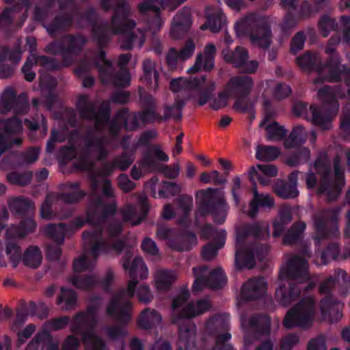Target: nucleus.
Here are the masks:
<instances>
[{
	"label": "nucleus",
	"mask_w": 350,
	"mask_h": 350,
	"mask_svg": "<svg viewBox=\"0 0 350 350\" xmlns=\"http://www.w3.org/2000/svg\"><path fill=\"white\" fill-rule=\"evenodd\" d=\"M317 305L312 297L301 299L286 313L284 319V325L287 329L299 327L308 329L315 320Z\"/></svg>",
	"instance_id": "obj_12"
},
{
	"label": "nucleus",
	"mask_w": 350,
	"mask_h": 350,
	"mask_svg": "<svg viewBox=\"0 0 350 350\" xmlns=\"http://www.w3.org/2000/svg\"><path fill=\"white\" fill-rule=\"evenodd\" d=\"M221 53L226 62L232 64L234 68L241 70L243 72L253 73L258 67V62L248 61V51L244 47L237 46L233 51L228 49H224Z\"/></svg>",
	"instance_id": "obj_21"
},
{
	"label": "nucleus",
	"mask_w": 350,
	"mask_h": 350,
	"mask_svg": "<svg viewBox=\"0 0 350 350\" xmlns=\"http://www.w3.org/2000/svg\"><path fill=\"white\" fill-rule=\"evenodd\" d=\"M189 297L188 291H183L173 300V323H178L181 319L192 318L200 315L211 308V305L208 300L201 299L194 303L189 301Z\"/></svg>",
	"instance_id": "obj_13"
},
{
	"label": "nucleus",
	"mask_w": 350,
	"mask_h": 350,
	"mask_svg": "<svg viewBox=\"0 0 350 350\" xmlns=\"http://www.w3.org/2000/svg\"><path fill=\"white\" fill-rule=\"evenodd\" d=\"M77 299L76 293L73 290L61 288V293L57 299V304L60 306L63 310H70L75 307Z\"/></svg>",
	"instance_id": "obj_47"
},
{
	"label": "nucleus",
	"mask_w": 350,
	"mask_h": 350,
	"mask_svg": "<svg viewBox=\"0 0 350 350\" xmlns=\"http://www.w3.org/2000/svg\"><path fill=\"white\" fill-rule=\"evenodd\" d=\"M338 215L336 210H327L316 214L314 217V225L317 232L315 241L319 244L320 240L327 235L326 225L329 219L335 221Z\"/></svg>",
	"instance_id": "obj_35"
},
{
	"label": "nucleus",
	"mask_w": 350,
	"mask_h": 350,
	"mask_svg": "<svg viewBox=\"0 0 350 350\" xmlns=\"http://www.w3.org/2000/svg\"><path fill=\"white\" fill-rule=\"evenodd\" d=\"M139 92L140 102L145 108L141 113H139L142 122L144 124L162 122V116L155 111V101L153 97L142 88H139Z\"/></svg>",
	"instance_id": "obj_27"
},
{
	"label": "nucleus",
	"mask_w": 350,
	"mask_h": 350,
	"mask_svg": "<svg viewBox=\"0 0 350 350\" xmlns=\"http://www.w3.org/2000/svg\"><path fill=\"white\" fill-rule=\"evenodd\" d=\"M273 191L277 196L284 199L295 198L299 195V191L297 188L293 189L286 181L278 179L273 186Z\"/></svg>",
	"instance_id": "obj_49"
},
{
	"label": "nucleus",
	"mask_w": 350,
	"mask_h": 350,
	"mask_svg": "<svg viewBox=\"0 0 350 350\" xmlns=\"http://www.w3.org/2000/svg\"><path fill=\"white\" fill-rule=\"evenodd\" d=\"M345 93L338 85L324 86L317 92L318 98L323 103L322 107L311 105L310 111L311 116L307 113V104L297 103L294 105L293 110L297 116H301L319 126L323 129H329L332 126V120L339 109V103L337 98L345 97Z\"/></svg>",
	"instance_id": "obj_4"
},
{
	"label": "nucleus",
	"mask_w": 350,
	"mask_h": 350,
	"mask_svg": "<svg viewBox=\"0 0 350 350\" xmlns=\"http://www.w3.org/2000/svg\"><path fill=\"white\" fill-rule=\"evenodd\" d=\"M241 325L245 332H260L268 335L270 332V319L266 315L253 316L247 319L241 317Z\"/></svg>",
	"instance_id": "obj_31"
},
{
	"label": "nucleus",
	"mask_w": 350,
	"mask_h": 350,
	"mask_svg": "<svg viewBox=\"0 0 350 350\" xmlns=\"http://www.w3.org/2000/svg\"><path fill=\"white\" fill-rule=\"evenodd\" d=\"M101 304L100 299H92L87 310L77 314L70 325L71 332L81 334L86 350H107L102 339L94 332L97 311Z\"/></svg>",
	"instance_id": "obj_9"
},
{
	"label": "nucleus",
	"mask_w": 350,
	"mask_h": 350,
	"mask_svg": "<svg viewBox=\"0 0 350 350\" xmlns=\"http://www.w3.org/2000/svg\"><path fill=\"white\" fill-rule=\"evenodd\" d=\"M85 43V39L81 36H65L62 43L55 42L49 44L47 48L53 54L61 53L63 64L65 66H70Z\"/></svg>",
	"instance_id": "obj_19"
},
{
	"label": "nucleus",
	"mask_w": 350,
	"mask_h": 350,
	"mask_svg": "<svg viewBox=\"0 0 350 350\" xmlns=\"http://www.w3.org/2000/svg\"><path fill=\"white\" fill-rule=\"evenodd\" d=\"M145 40L144 31L138 29L137 32L124 36L121 40L120 47L124 50H131L133 47L141 48Z\"/></svg>",
	"instance_id": "obj_53"
},
{
	"label": "nucleus",
	"mask_w": 350,
	"mask_h": 350,
	"mask_svg": "<svg viewBox=\"0 0 350 350\" xmlns=\"http://www.w3.org/2000/svg\"><path fill=\"white\" fill-rule=\"evenodd\" d=\"M97 279L92 275L90 276H75L72 278V284L77 288L88 291L92 289L96 284Z\"/></svg>",
	"instance_id": "obj_64"
},
{
	"label": "nucleus",
	"mask_w": 350,
	"mask_h": 350,
	"mask_svg": "<svg viewBox=\"0 0 350 350\" xmlns=\"http://www.w3.org/2000/svg\"><path fill=\"white\" fill-rule=\"evenodd\" d=\"M51 340V334L45 329L38 332L28 343L25 350H43L47 341Z\"/></svg>",
	"instance_id": "obj_57"
},
{
	"label": "nucleus",
	"mask_w": 350,
	"mask_h": 350,
	"mask_svg": "<svg viewBox=\"0 0 350 350\" xmlns=\"http://www.w3.org/2000/svg\"><path fill=\"white\" fill-rule=\"evenodd\" d=\"M239 34L249 33L251 42L258 47L267 49L271 42V31L269 19L256 14L241 18L235 24Z\"/></svg>",
	"instance_id": "obj_10"
},
{
	"label": "nucleus",
	"mask_w": 350,
	"mask_h": 350,
	"mask_svg": "<svg viewBox=\"0 0 350 350\" xmlns=\"http://www.w3.org/2000/svg\"><path fill=\"white\" fill-rule=\"evenodd\" d=\"M341 156L345 157L347 165L350 167V149L342 148L340 155L334 160V180L332 179L330 162L326 153H321L314 164L317 173L321 175L318 192L323 194L328 201L336 199L345 185L344 170L340 166Z\"/></svg>",
	"instance_id": "obj_7"
},
{
	"label": "nucleus",
	"mask_w": 350,
	"mask_h": 350,
	"mask_svg": "<svg viewBox=\"0 0 350 350\" xmlns=\"http://www.w3.org/2000/svg\"><path fill=\"white\" fill-rule=\"evenodd\" d=\"M42 260V255L37 246H30L24 252L23 256V263L31 268H37Z\"/></svg>",
	"instance_id": "obj_51"
},
{
	"label": "nucleus",
	"mask_w": 350,
	"mask_h": 350,
	"mask_svg": "<svg viewBox=\"0 0 350 350\" xmlns=\"http://www.w3.org/2000/svg\"><path fill=\"white\" fill-rule=\"evenodd\" d=\"M44 233L58 244H62L64 241L65 236L68 234V229L67 226L62 223L57 225L49 224L44 227Z\"/></svg>",
	"instance_id": "obj_46"
},
{
	"label": "nucleus",
	"mask_w": 350,
	"mask_h": 350,
	"mask_svg": "<svg viewBox=\"0 0 350 350\" xmlns=\"http://www.w3.org/2000/svg\"><path fill=\"white\" fill-rule=\"evenodd\" d=\"M219 241L215 242L217 245L215 246L213 243H209L204 245L202 250V256L205 260H211L213 259L217 254L219 249L221 248L226 241V232L222 230L219 233Z\"/></svg>",
	"instance_id": "obj_52"
},
{
	"label": "nucleus",
	"mask_w": 350,
	"mask_h": 350,
	"mask_svg": "<svg viewBox=\"0 0 350 350\" xmlns=\"http://www.w3.org/2000/svg\"><path fill=\"white\" fill-rule=\"evenodd\" d=\"M72 17L68 14L55 17L53 23L46 27L47 31L53 34L56 31L65 29L72 24Z\"/></svg>",
	"instance_id": "obj_63"
},
{
	"label": "nucleus",
	"mask_w": 350,
	"mask_h": 350,
	"mask_svg": "<svg viewBox=\"0 0 350 350\" xmlns=\"http://www.w3.org/2000/svg\"><path fill=\"white\" fill-rule=\"evenodd\" d=\"M7 180L12 185L25 186L30 183L32 179L31 172H12L7 174Z\"/></svg>",
	"instance_id": "obj_60"
},
{
	"label": "nucleus",
	"mask_w": 350,
	"mask_h": 350,
	"mask_svg": "<svg viewBox=\"0 0 350 350\" xmlns=\"http://www.w3.org/2000/svg\"><path fill=\"white\" fill-rule=\"evenodd\" d=\"M306 226L304 222L299 221L295 223L284 234L283 238L284 243L290 245L297 241L306 230Z\"/></svg>",
	"instance_id": "obj_56"
},
{
	"label": "nucleus",
	"mask_w": 350,
	"mask_h": 350,
	"mask_svg": "<svg viewBox=\"0 0 350 350\" xmlns=\"http://www.w3.org/2000/svg\"><path fill=\"white\" fill-rule=\"evenodd\" d=\"M318 28L323 37H327L331 31L338 29V23L334 18L323 15L318 22Z\"/></svg>",
	"instance_id": "obj_62"
},
{
	"label": "nucleus",
	"mask_w": 350,
	"mask_h": 350,
	"mask_svg": "<svg viewBox=\"0 0 350 350\" xmlns=\"http://www.w3.org/2000/svg\"><path fill=\"white\" fill-rule=\"evenodd\" d=\"M36 222L31 219L22 221L19 226H11L6 231V254L10 260L16 267L21 259V250L16 242V239L23 238L27 234L33 231Z\"/></svg>",
	"instance_id": "obj_15"
},
{
	"label": "nucleus",
	"mask_w": 350,
	"mask_h": 350,
	"mask_svg": "<svg viewBox=\"0 0 350 350\" xmlns=\"http://www.w3.org/2000/svg\"><path fill=\"white\" fill-rule=\"evenodd\" d=\"M274 204L275 202L273 197L269 194H259L254 188V198L250 202L247 215L251 217H254L258 213L259 206L270 208L273 207Z\"/></svg>",
	"instance_id": "obj_36"
},
{
	"label": "nucleus",
	"mask_w": 350,
	"mask_h": 350,
	"mask_svg": "<svg viewBox=\"0 0 350 350\" xmlns=\"http://www.w3.org/2000/svg\"><path fill=\"white\" fill-rule=\"evenodd\" d=\"M297 64L304 71L317 72L318 76L314 79V84L323 83L321 82V80L325 79L327 70L325 65L322 64L321 59L317 53L307 52L297 58Z\"/></svg>",
	"instance_id": "obj_23"
},
{
	"label": "nucleus",
	"mask_w": 350,
	"mask_h": 350,
	"mask_svg": "<svg viewBox=\"0 0 350 350\" xmlns=\"http://www.w3.org/2000/svg\"><path fill=\"white\" fill-rule=\"evenodd\" d=\"M345 81L350 78V68L347 69L346 66L340 64V55L332 57L329 62V71L325 79L321 80V82H337L342 78Z\"/></svg>",
	"instance_id": "obj_32"
},
{
	"label": "nucleus",
	"mask_w": 350,
	"mask_h": 350,
	"mask_svg": "<svg viewBox=\"0 0 350 350\" xmlns=\"http://www.w3.org/2000/svg\"><path fill=\"white\" fill-rule=\"evenodd\" d=\"M196 280L192 288L195 292H199L204 288H219L226 283V277L221 268H217L208 273L206 267L193 268Z\"/></svg>",
	"instance_id": "obj_18"
},
{
	"label": "nucleus",
	"mask_w": 350,
	"mask_h": 350,
	"mask_svg": "<svg viewBox=\"0 0 350 350\" xmlns=\"http://www.w3.org/2000/svg\"><path fill=\"white\" fill-rule=\"evenodd\" d=\"M228 207L223 196L214 198L209 206V211L212 214L214 222L223 224L226 218Z\"/></svg>",
	"instance_id": "obj_41"
},
{
	"label": "nucleus",
	"mask_w": 350,
	"mask_h": 350,
	"mask_svg": "<svg viewBox=\"0 0 350 350\" xmlns=\"http://www.w3.org/2000/svg\"><path fill=\"white\" fill-rule=\"evenodd\" d=\"M122 230L121 224L116 223L109 226L108 228L109 238L103 240L102 230L96 228L93 231H85L83 240L86 245L81 256L73 262L75 272H82L94 267L100 254H109L116 252L119 255L124 247L122 241H115L114 237Z\"/></svg>",
	"instance_id": "obj_2"
},
{
	"label": "nucleus",
	"mask_w": 350,
	"mask_h": 350,
	"mask_svg": "<svg viewBox=\"0 0 350 350\" xmlns=\"http://www.w3.org/2000/svg\"><path fill=\"white\" fill-rule=\"evenodd\" d=\"M111 172H102L100 175L92 176V191L87 213L86 220L81 217H77L67 228L68 234L80 229L85 223L91 224L94 229L100 228L105 219L113 215L117 210L113 189L111 181L104 177Z\"/></svg>",
	"instance_id": "obj_1"
},
{
	"label": "nucleus",
	"mask_w": 350,
	"mask_h": 350,
	"mask_svg": "<svg viewBox=\"0 0 350 350\" xmlns=\"http://www.w3.org/2000/svg\"><path fill=\"white\" fill-rule=\"evenodd\" d=\"M280 154V150L274 146H258L256 148V157L263 161H271L275 159Z\"/></svg>",
	"instance_id": "obj_59"
},
{
	"label": "nucleus",
	"mask_w": 350,
	"mask_h": 350,
	"mask_svg": "<svg viewBox=\"0 0 350 350\" xmlns=\"http://www.w3.org/2000/svg\"><path fill=\"white\" fill-rule=\"evenodd\" d=\"M23 131L22 122L18 118L0 120V157L14 146H20L23 140L19 134Z\"/></svg>",
	"instance_id": "obj_17"
},
{
	"label": "nucleus",
	"mask_w": 350,
	"mask_h": 350,
	"mask_svg": "<svg viewBox=\"0 0 350 350\" xmlns=\"http://www.w3.org/2000/svg\"><path fill=\"white\" fill-rule=\"evenodd\" d=\"M185 103L183 100L178 98H175V103L172 105H166L163 107V115L162 121H167L173 119L178 121L182 118V109Z\"/></svg>",
	"instance_id": "obj_45"
},
{
	"label": "nucleus",
	"mask_w": 350,
	"mask_h": 350,
	"mask_svg": "<svg viewBox=\"0 0 350 350\" xmlns=\"http://www.w3.org/2000/svg\"><path fill=\"white\" fill-rule=\"evenodd\" d=\"M77 109L82 118L95 120V127L97 131L100 132L105 131L110 114L109 102H103L101 109L96 112L95 103L90 101L88 96L81 95L77 99Z\"/></svg>",
	"instance_id": "obj_16"
},
{
	"label": "nucleus",
	"mask_w": 350,
	"mask_h": 350,
	"mask_svg": "<svg viewBox=\"0 0 350 350\" xmlns=\"http://www.w3.org/2000/svg\"><path fill=\"white\" fill-rule=\"evenodd\" d=\"M207 21L201 26V29H209L213 33L219 31L226 23V16L224 13L220 10H217L213 14L207 12Z\"/></svg>",
	"instance_id": "obj_44"
},
{
	"label": "nucleus",
	"mask_w": 350,
	"mask_h": 350,
	"mask_svg": "<svg viewBox=\"0 0 350 350\" xmlns=\"http://www.w3.org/2000/svg\"><path fill=\"white\" fill-rule=\"evenodd\" d=\"M228 328V321L222 315H217L211 318L206 325V331L213 335L215 345L211 350H234L228 343L231 335L226 330Z\"/></svg>",
	"instance_id": "obj_20"
},
{
	"label": "nucleus",
	"mask_w": 350,
	"mask_h": 350,
	"mask_svg": "<svg viewBox=\"0 0 350 350\" xmlns=\"http://www.w3.org/2000/svg\"><path fill=\"white\" fill-rule=\"evenodd\" d=\"M131 59V53L122 54L120 55L118 65L120 71L113 75L111 62L105 59V54L103 51H99L94 61L97 67L99 76L102 83H108L111 82L115 86L124 87L130 85L131 77L129 72L126 69V66Z\"/></svg>",
	"instance_id": "obj_11"
},
{
	"label": "nucleus",
	"mask_w": 350,
	"mask_h": 350,
	"mask_svg": "<svg viewBox=\"0 0 350 350\" xmlns=\"http://www.w3.org/2000/svg\"><path fill=\"white\" fill-rule=\"evenodd\" d=\"M198 244V238L191 232L177 231L174 240H170L169 247L176 251L187 252Z\"/></svg>",
	"instance_id": "obj_34"
},
{
	"label": "nucleus",
	"mask_w": 350,
	"mask_h": 350,
	"mask_svg": "<svg viewBox=\"0 0 350 350\" xmlns=\"http://www.w3.org/2000/svg\"><path fill=\"white\" fill-rule=\"evenodd\" d=\"M8 206L14 215H22L35 209L34 203L29 199L23 197H11L8 200Z\"/></svg>",
	"instance_id": "obj_38"
},
{
	"label": "nucleus",
	"mask_w": 350,
	"mask_h": 350,
	"mask_svg": "<svg viewBox=\"0 0 350 350\" xmlns=\"http://www.w3.org/2000/svg\"><path fill=\"white\" fill-rule=\"evenodd\" d=\"M132 257L131 251L126 250L121 260L124 269L129 271L130 277L132 278L129 281L127 289L115 295L106 308L108 315L124 323H128L132 317V304L130 299L134 296L138 283L135 277L139 274L140 278L144 280L148 276V269L143 259L141 257H135L130 265Z\"/></svg>",
	"instance_id": "obj_3"
},
{
	"label": "nucleus",
	"mask_w": 350,
	"mask_h": 350,
	"mask_svg": "<svg viewBox=\"0 0 350 350\" xmlns=\"http://www.w3.org/2000/svg\"><path fill=\"white\" fill-rule=\"evenodd\" d=\"M69 144V146L59 150V161L66 163L78 156L75 165L85 171L92 170L95 162L105 159L110 151V139L94 134H88L83 137V145L79 152L70 140Z\"/></svg>",
	"instance_id": "obj_5"
},
{
	"label": "nucleus",
	"mask_w": 350,
	"mask_h": 350,
	"mask_svg": "<svg viewBox=\"0 0 350 350\" xmlns=\"http://www.w3.org/2000/svg\"><path fill=\"white\" fill-rule=\"evenodd\" d=\"M247 236L258 238L269 237V226L266 224L261 227L260 224H255L237 230L235 263L240 269L245 267L252 269L256 265L255 259L262 261L267 256L269 251L268 245L258 243L245 246L243 240Z\"/></svg>",
	"instance_id": "obj_6"
},
{
	"label": "nucleus",
	"mask_w": 350,
	"mask_h": 350,
	"mask_svg": "<svg viewBox=\"0 0 350 350\" xmlns=\"http://www.w3.org/2000/svg\"><path fill=\"white\" fill-rule=\"evenodd\" d=\"M156 287L159 291H166L170 288L172 283L177 279L174 271L159 269L154 274Z\"/></svg>",
	"instance_id": "obj_43"
},
{
	"label": "nucleus",
	"mask_w": 350,
	"mask_h": 350,
	"mask_svg": "<svg viewBox=\"0 0 350 350\" xmlns=\"http://www.w3.org/2000/svg\"><path fill=\"white\" fill-rule=\"evenodd\" d=\"M135 196L142 204L140 212L138 213L136 207L131 205H126L121 211L124 220L130 222L133 226L139 224L146 217L148 211L146 196L143 194H135Z\"/></svg>",
	"instance_id": "obj_29"
},
{
	"label": "nucleus",
	"mask_w": 350,
	"mask_h": 350,
	"mask_svg": "<svg viewBox=\"0 0 350 350\" xmlns=\"http://www.w3.org/2000/svg\"><path fill=\"white\" fill-rule=\"evenodd\" d=\"M162 321L161 314L154 309L147 308L144 310L138 319V326L144 329H149L160 324Z\"/></svg>",
	"instance_id": "obj_40"
},
{
	"label": "nucleus",
	"mask_w": 350,
	"mask_h": 350,
	"mask_svg": "<svg viewBox=\"0 0 350 350\" xmlns=\"http://www.w3.org/2000/svg\"><path fill=\"white\" fill-rule=\"evenodd\" d=\"M179 337L185 349L194 345L196 337V326L191 323L180 325L178 327Z\"/></svg>",
	"instance_id": "obj_48"
},
{
	"label": "nucleus",
	"mask_w": 350,
	"mask_h": 350,
	"mask_svg": "<svg viewBox=\"0 0 350 350\" xmlns=\"http://www.w3.org/2000/svg\"><path fill=\"white\" fill-rule=\"evenodd\" d=\"M260 126H265L267 131V137L269 140H282L286 135V130L278 122H273L266 125V120H263Z\"/></svg>",
	"instance_id": "obj_54"
},
{
	"label": "nucleus",
	"mask_w": 350,
	"mask_h": 350,
	"mask_svg": "<svg viewBox=\"0 0 350 350\" xmlns=\"http://www.w3.org/2000/svg\"><path fill=\"white\" fill-rule=\"evenodd\" d=\"M189 25L190 21L188 16L182 18L181 14H177L174 18L170 36L174 39L180 38L186 32Z\"/></svg>",
	"instance_id": "obj_55"
},
{
	"label": "nucleus",
	"mask_w": 350,
	"mask_h": 350,
	"mask_svg": "<svg viewBox=\"0 0 350 350\" xmlns=\"http://www.w3.org/2000/svg\"><path fill=\"white\" fill-rule=\"evenodd\" d=\"M254 87L252 78L247 75L232 77L226 85L227 94L234 96H248Z\"/></svg>",
	"instance_id": "obj_25"
},
{
	"label": "nucleus",
	"mask_w": 350,
	"mask_h": 350,
	"mask_svg": "<svg viewBox=\"0 0 350 350\" xmlns=\"http://www.w3.org/2000/svg\"><path fill=\"white\" fill-rule=\"evenodd\" d=\"M292 220V211L290 206L283 205L280 207L278 217L273 221V237H280L282 234L286 226Z\"/></svg>",
	"instance_id": "obj_42"
},
{
	"label": "nucleus",
	"mask_w": 350,
	"mask_h": 350,
	"mask_svg": "<svg viewBox=\"0 0 350 350\" xmlns=\"http://www.w3.org/2000/svg\"><path fill=\"white\" fill-rule=\"evenodd\" d=\"M267 291V282L263 278H254L242 285L241 297L252 300L261 297Z\"/></svg>",
	"instance_id": "obj_28"
},
{
	"label": "nucleus",
	"mask_w": 350,
	"mask_h": 350,
	"mask_svg": "<svg viewBox=\"0 0 350 350\" xmlns=\"http://www.w3.org/2000/svg\"><path fill=\"white\" fill-rule=\"evenodd\" d=\"M176 202L178 204V208L183 214V218L178 219V223L182 226H187L189 215L193 208V198L191 196H182Z\"/></svg>",
	"instance_id": "obj_58"
},
{
	"label": "nucleus",
	"mask_w": 350,
	"mask_h": 350,
	"mask_svg": "<svg viewBox=\"0 0 350 350\" xmlns=\"http://www.w3.org/2000/svg\"><path fill=\"white\" fill-rule=\"evenodd\" d=\"M307 138V133L305 129L300 125L295 126L291 134L284 141V146L292 148L304 144Z\"/></svg>",
	"instance_id": "obj_50"
},
{
	"label": "nucleus",
	"mask_w": 350,
	"mask_h": 350,
	"mask_svg": "<svg viewBox=\"0 0 350 350\" xmlns=\"http://www.w3.org/2000/svg\"><path fill=\"white\" fill-rule=\"evenodd\" d=\"M139 116L135 113H129L125 109L120 110L109 124V131L110 135L111 137H116L122 125L126 131L136 130L139 125Z\"/></svg>",
	"instance_id": "obj_24"
},
{
	"label": "nucleus",
	"mask_w": 350,
	"mask_h": 350,
	"mask_svg": "<svg viewBox=\"0 0 350 350\" xmlns=\"http://www.w3.org/2000/svg\"><path fill=\"white\" fill-rule=\"evenodd\" d=\"M320 309L322 319L325 321L334 323L342 317V314L338 312L339 304L334 303L329 297L321 299Z\"/></svg>",
	"instance_id": "obj_39"
},
{
	"label": "nucleus",
	"mask_w": 350,
	"mask_h": 350,
	"mask_svg": "<svg viewBox=\"0 0 350 350\" xmlns=\"http://www.w3.org/2000/svg\"><path fill=\"white\" fill-rule=\"evenodd\" d=\"M57 202H59L57 194L49 193L46 196L45 201L42 204L40 209V215L42 218L45 219H52L55 217L56 213L53 211L52 206Z\"/></svg>",
	"instance_id": "obj_61"
},
{
	"label": "nucleus",
	"mask_w": 350,
	"mask_h": 350,
	"mask_svg": "<svg viewBox=\"0 0 350 350\" xmlns=\"http://www.w3.org/2000/svg\"><path fill=\"white\" fill-rule=\"evenodd\" d=\"M40 65L46 70H54L57 66L54 63L53 59L46 56L36 57L32 55L29 57L22 68L25 79L28 81H33L36 77V73L31 70L34 65Z\"/></svg>",
	"instance_id": "obj_30"
},
{
	"label": "nucleus",
	"mask_w": 350,
	"mask_h": 350,
	"mask_svg": "<svg viewBox=\"0 0 350 350\" xmlns=\"http://www.w3.org/2000/svg\"><path fill=\"white\" fill-rule=\"evenodd\" d=\"M216 55V47L212 44H206L203 53L197 55L195 64L190 67L187 72L188 74H195L201 70L209 71L214 67V60Z\"/></svg>",
	"instance_id": "obj_26"
},
{
	"label": "nucleus",
	"mask_w": 350,
	"mask_h": 350,
	"mask_svg": "<svg viewBox=\"0 0 350 350\" xmlns=\"http://www.w3.org/2000/svg\"><path fill=\"white\" fill-rule=\"evenodd\" d=\"M299 255L291 256L284 264L280 271L279 279L282 281L293 280L299 284L308 280V262L307 258H310L311 252L306 249Z\"/></svg>",
	"instance_id": "obj_14"
},
{
	"label": "nucleus",
	"mask_w": 350,
	"mask_h": 350,
	"mask_svg": "<svg viewBox=\"0 0 350 350\" xmlns=\"http://www.w3.org/2000/svg\"><path fill=\"white\" fill-rule=\"evenodd\" d=\"M102 6L105 10L113 8L115 13L110 25L101 24L93 27L94 36L100 44L111 34L125 33L135 27V21L129 18L131 9L125 1L116 0L114 5H111L106 0H102Z\"/></svg>",
	"instance_id": "obj_8"
},
{
	"label": "nucleus",
	"mask_w": 350,
	"mask_h": 350,
	"mask_svg": "<svg viewBox=\"0 0 350 350\" xmlns=\"http://www.w3.org/2000/svg\"><path fill=\"white\" fill-rule=\"evenodd\" d=\"M29 105L25 97H16V93L11 87H7L3 92L0 101V113L5 114L14 109L17 114H23L27 111Z\"/></svg>",
	"instance_id": "obj_22"
},
{
	"label": "nucleus",
	"mask_w": 350,
	"mask_h": 350,
	"mask_svg": "<svg viewBox=\"0 0 350 350\" xmlns=\"http://www.w3.org/2000/svg\"><path fill=\"white\" fill-rule=\"evenodd\" d=\"M63 189L68 191L61 194H57L58 200L66 203H77L84 198L85 193L79 189V183H67L63 185Z\"/></svg>",
	"instance_id": "obj_37"
},
{
	"label": "nucleus",
	"mask_w": 350,
	"mask_h": 350,
	"mask_svg": "<svg viewBox=\"0 0 350 350\" xmlns=\"http://www.w3.org/2000/svg\"><path fill=\"white\" fill-rule=\"evenodd\" d=\"M300 292V288L293 282H288V286L281 284L275 291V299L280 305L288 306L299 297Z\"/></svg>",
	"instance_id": "obj_33"
}]
</instances>
